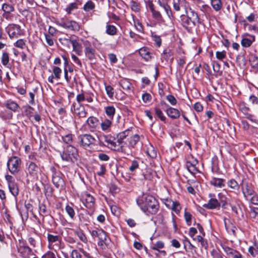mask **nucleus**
Instances as JSON below:
<instances>
[{
  "mask_svg": "<svg viewBox=\"0 0 258 258\" xmlns=\"http://www.w3.org/2000/svg\"><path fill=\"white\" fill-rule=\"evenodd\" d=\"M137 204L146 215H155L159 210V204L157 200L152 195L143 194L136 200Z\"/></svg>",
  "mask_w": 258,
  "mask_h": 258,
  "instance_id": "f257e3e1",
  "label": "nucleus"
},
{
  "mask_svg": "<svg viewBox=\"0 0 258 258\" xmlns=\"http://www.w3.org/2000/svg\"><path fill=\"white\" fill-rule=\"evenodd\" d=\"M60 155L62 160L68 162H74L78 159V150L74 147L69 145L62 152H60Z\"/></svg>",
  "mask_w": 258,
  "mask_h": 258,
  "instance_id": "f03ea898",
  "label": "nucleus"
},
{
  "mask_svg": "<svg viewBox=\"0 0 258 258\" xmlns=\"http://www.w3.org/2000/svg\"><path fill=\"white\" fill-rule=\"evenodd\" d=\"M55 23L59 26L72 31H79L80 29V25L74 20L62 19L56 21Z\"/></svg>",
  "mask_w": 258,
  "mask_h": 258,
  "instance_id": "7ed1b4c3",
  "label": "nucleus"
},
{
  "mask_svg": "<svg viewBox=\"0 0 258 258\" xmlns=\"http://www.w3.org/2000/svg\"><path fill=\"white\" fill-rule=\"evenodd\" d=\"M81 145L84 148L96 145V139L95 137L90 134H83L78 137Z\"/></svg>",
  "mask_w": 258,
  "mask_h": 258,
  "instance_id": "20e7f679",
  "label": "nucleus"
},
{
  "mask_svg": "<svg viewBox=\"0 0 258 258\" xmlns=\"http://www.w3.org/2000/svg\"><path fill=\"white\" fill-rule=\"evenodd\" d=\"M6 30L11 39L18 38L23 34L20 26L16 24H10Z\"/></svg>",
  "mask_w": 258,
  "mask_h": 258,
  "instance_id": "39448f33",
  "label": "nucleus"
},
{
  "mask_svg": "<svg viewBox=\"0 0 258 258\" xmlns=\"http://www.w3.org/2000/svg\"><path fill=\"white\" fill-rule=\"evenodd\" d=\"M21 161L19 158L14 156L10 158L7 162L9 170L12 174H15L19 171V166Z\"/></svg>",
  "mask_w": 258,
  "mask_h": 258,
  "instance_id": "423d86ee",
  "label": "nucleus"
},
{
  "mask_svg": "<svg viewBox=\"0 0 258 258\" xmlns=\"http://www.w3.org/2000/svg\"><path fill=\"white\" fill-rule=\"evenodd\" d=\"M62 174L59 171H54L52 175V181L57 188H62L64 186V181L62 178Z\"/></svg>",
  "mask_w": 258,
  "mask_h": 258,
  "instance_id": "0eeeda50",
  "label": "nucleus"
},
{
  "mask_svg": "<svg viewBox=\"0 0 258 258\" xmlns=\"http://www.w3.org/2000/svg\"><path fill=\"white\" fill-rule=\"evenodd\" d=\"M85 46V54L86 56L90 60H93L95 59L96 50L92 47L90 43L86 41L84 42Z\"/></svg>",
  "mask_w": 258,
  "mask_h": 258,
  "instance_id": "6e6552de",
  "label": "nucleus"
},
{
  "mask_svg": "<svg viewBox=\"0 0 258 258\" xmlns=\"http://www.w3.org/2000/svg\"><path fill=\"white\" fill-rule=\"evenodd\" d=\"M17 248L18 251L24 257H28L31 252V248L26 245V243H19Z\"/></svg>",
  "mask_w": 258,
  "mask_h": 258,
  "instance_id": "1a4fd4ad",
  "label": "nucleus"
},
{
  "mask_svg": "<svg viewBox=\"0 0 258 258\" xmlns=\"http://www.w3.org/2000/svg\"><path fill=\"white\" fill-rule=\"evenodd\" d=\"M83 203L88 209H92L94 207V198L90 194L85 193L83 196Z\"/></svg>",
  "mask_w": 258,
  "mask_h": 258,
  "instance_id": "9d476101",
  "label": "nucleus"
},
{
  "mask_svg": "<svg viewBox=\"0 0 258 258\" xmlns=\"http://www.w3.org/2000/svg\"><path fill=\"white\" fill-rule=\"evenodd\" d=\"M133 148L130 147L129 145L127 144V142H125L124 144H123L120 145H118L117 148L115 149L116 151L121 152V153L124 154L125 155L128 156H133Z\"/></svg>",
  "mask_w": 258,
  "mask_h": 258,
  "instance_id": "9b49d317",
  "label": "nucleus"
},
{
  "mask_svg": "<svg viewBox=\"0 0 258 258\" xmlns=\"http://www.w3.org/2000/svg\"><path fill=\"white\" fill-rule=\"evenodd\" d=\"M131 131L130 130H125L123 132H120L117 135L116 139L117 143L118 145L124 144L126 142L128 137L131 136Z\"/></svg>",
  "mask_w": 258,
  "mask_h": 258,
  "instance_id": "f8f14e48",
  "label": "nucleus"
},
{
  "mask_svg": "<svg viewBox=\"0 0 258 258\" xmlns=\"http://www.w3.org/2000/svg\"><path fill=\"white\" fill-rule=\"evenodd\" d=\"M180 21L182 25L186 29L191 28L195 26L196 23L194 22L191 18L185 15H182L180 16Z\"/></svg>",
  "mask_w": 258,
  "mask_h": 258,
  "instance_id": "ddd939ff",
  "label": "nucleus"
},
{
  "mask_svg": "<svg viewBox=\"0 0 258 258\" xmlns=\"http://www.w3.org/2000/svg\"><path fill=\"white\" fill-rule=\"evenodd\" d=\"M242 190L245 197L253 195L254 190L253 186L250 183L243 181L242 184Z\"/></svg>",
  "mask_w": 258,
  "mask_h": 258,
  "instance_id": "4468645a",
  "label": "nucleus"
},
{
  "mask_svg": "<svg viewBox=\"0 0 258 258\" xmlns=\"http://www.w3.org/2000/svg\"><path fill=\"white\" fill-rule=\"evenodd\" d=\"M188 4L186 0H174L173 1V8L176 11H179L180 8H183L185 9L186 14H187V8Z\"/></svg>",
  "mask_w": 258,
  "mask_h": 258,
  "instance_id": "2eb2a0df",
  "label": "nucleus"
},
{
  "mask_svg": "<svg viewBox=\"0 0 258 258\" xmlns=\"http://www.w3.org/2000/svg\"><path fill=\"white\" fill-rule=\"evenodd\" d=\"M209 196L211 198L207 204L204 207L209 209H214L220 206V202L217 199L213 198L214 195L210 194Z\"/></svg>",
  "mask_w": 258,
  "mask_h": 258,
  "instance_id": "dca6fc26",
  "label": "nucleus"
},
{
  "mask_svg": "<svg viewBox=\"0 0 258 258\" xmlns=\"http://www.w3.org/2000/svg\"><path fill=\"white\" fill-rule=\"evenodd\" d=\"M167 115L172 119H177L180 116L179 111L172 107H169L165 110Z\"/></svg>",
  "mask_w": 258,
  "mask_h": 258,
  "instance_id": "f3484780",
  "label": "nucleus"
},
{
  "mask_svg": "<svg viewBox=\"0 0 258 258\" xmlns=\"http://www.w3.org/2000/svg\"><path fill=\"white\" fill-rule=\"evenodd\" d=\"M76 114L79 117H85L87 114L84 106L80 105L79 107H76L75 104H73Z\"/></svg>",
  "mask_w": 258,
  "mask_h": 258,
  "instance_id": "a211bd4d",
  "label": "nucleus"
},
{
  "mask_svg": "<svg viewBox=\"0 0 258 258\" xmlns=\"http://www.w3.org/2000/svg\"><path fill=\"white\" fill-rule=\"evenodd\" d=\"M210 183L214 186L222 188L225 186V180L222 178L213 177Z\"/></svg>",
  "mask_w": 258,
  "mask_h": 258,
  "instance_id": "6ab92c4d",
  "label": "nucleus"
},
{
  "mask_svg": "<svg viewBox=\"0 0 258 258\" xmlns=\"http://www.w3.org/2000/svg\"><path fill=\"white\" fill-rule=\"evenodd\" d=\"M73 46V50L78 55H81L82 52V46L81 44L77 39H73L72 41V44Z\"/></svg>",
  "mask_w": 258,
  "mask_h": 258,
  "instance_id": "aec40b11",
  "label": "nucleus"
},
{
  "mask_svg": "<svg viewBox=\"0 0 258 258\" xmlns=\"http://www.w3.org/2000/svg\"><path fill=\"white\" fill-rule=\"evenodd\" d=\"M140 140V137L138 135H134V136L127 138L126 142L130 147L135 148V145Z\"/></svg>",
  "mask_w": 258,
  "mask_h": 258,
  "instance_id": "412c9836",
  "label": "nucleus"
},
{
  "mask_svg": "<svg viewBox=\"0 0 258 258\" xmlns=\"http://www.w3.org/2000/svg\"><path fill=\"white\" fill-rule=\"evenodd\" d=\"M139 53L141 56L144 58L146 60H149L151 56L150 55V52L148 50V48L147 47H142L139 50Z\"/></svg>",
  "mask_w": 258,
  "mask_h": 258,
  "instance_id": "4be33fe9",
  "label": "nucleus"
},
{
  "mask_svg": "<svg viewBox=\"0 0 258 258\" xmlns=\"http://www.w3.org/2000/svg\"><path fill=\"white\" fill-rule=\"evenodd\" d=\"M5 106L9 109L15 112L19 108V106L15 101L9 100L7 101L5 103Z\"/></svg>",
  "mask_w": 258,
  "mask_h": 258,
  "instance_id": "5701e85b",
  "label": "nucleus"
},
{
  "mask_svg": "<svg viewBox=\"0 0 258 258\" xmlns=\"http://www.w3.org/2000/svg\"><path fill=\"white\" fill-rule=\"evenodd\" d=\"M119 85L121 88L127 92H130L131 90L132 85L127 80H121L119 82Z\"/></svg>",
  "mask_w": 258,
  "mask_h": 258,
  "instance_id": "b1692460",
  "label": "nucleus"
},
{
  "mask_svg": "<svg viewBox=\"0 0 258 258\" xmlns=\"http://www.w3.org/2000/svg\"><path fill=\"white\" fill-rule=\"evenodd\" d=\"M9 188L11 193L15 197H16L19 194V189L17 184L12 182L8 184Z\"/></svg>",
  "mask_w": 258,
  "mask_h": 258,
  "instance_id": "393cba45",
  "label": "nucleus"
},
{
  "mask_svg": "<svg viewBox=\"0 0 258 258\" xmlns=\"http://www.w3.org/2000/svg\"><path fill=\"white\" fill-rule=\"evenodd\" d=\"M98 119L94 116L89 117L87 121V124L91 128H95L98 124Z\"/></svg>",
  "mask_w": 258,
  "mask_h": 258,
  "instance_id": "a878e982",
  "label": "nucleus"
},
{
  "mask_svg": "<svg viewBox=\"0 0 258 258\" xmlns=\"http://www.w3.org/2000/svg\"><path fill=\"white\" fill-rule=\"evenodd\" d=\"M23 114L29 118H30L33 114V108L29 105L24 106L22 107Z\"/></svg>",
  "mask_w": 258,
  "mask_h": 258,
  "instance_id": "bb28decb",
  "label": "nucleus"
},
{
  "mask_svg": "<svg viewBox=\"0 0 258 258\" xmlns=\"http://www.w3.org/2000/svg\"><path fill=\"white\" fill-rule=\"evenodd\" d=\"M249 61L252 68L258 67V56L254 54H250L249 56Z\"/></svg>",
  "mask_w": 258,
  "mask_h": 258,
  "instance_id": "cd10ccee",
  "label": "nucleus"
},
{
  "mask_svg": "<svg viewBox=\"0 0 258 258\" xmlns=\"http://www.w3.org/2000/svg\"><path fill=\"white\" fill-rule=\"evenodd\" d=\"M104 142L106 143L107 146L110 145V148L116 151L115 149L117 148L118 146L116 145V143L114 142L111 137L104 136Z\"/></svg>",
  "mask_w": 258,
  "mask_h": 258,
  "instance_id": "c85d7f7f",
  "label": "nucleus"
},
{
  "mask_svg": "<svg viewBox=\"0 0 258 258\" xmlns=\"http://www.w3.org/2000/svg\"><path fill=\"white\" fill-rule=\"evenodd\" d=\"M2 9L5 13L8 14L11 13L15 11L14 7L12 5L7 3L3 4Z\"/></svg>",
  "mask_w": 258,
  "mask_h": 258,
  "instance_id": "c756f323",
  "label": "nucleus"
},
{
  "mask_svg": "<svg viewBox=\"0 0 258 258\" xmlns=\"http://www.w3.org/2000/svg\"><path fill=\"white\" fill-rule=\"evenodd\" d=\"M116 28L113 25H107L106 26V33L110 35H114L116 34Z\"/></svg>",
  "mask_w": 258,
  "mask_h": 258,
  "instance_id": "7c9ffc66",
  "label": "nucleus"
},
{
  "mask_svg": "<svg viewBox=\"0 0 258 258\" xmlns=\"http://www.w3.org/2000/svg\"><path fill=\"white\" fill-rule=\"evenodd\" d=\"M211 3L213 9L216 11L220 10L222 7L221 0H211Z\"/></svg>",
  "mask_w": 258,
  "mask_h": 258,
  "instance_id": "2f4dec72",
  "label": "nucleus"
},
{
  "mask_svg": "<svg viewBox=\"0 0 258 258\" xmlns=\"http://www.w3.org/2000/svg\"><path fill=\"white\" fill-rule=\"evenodd\" d=\"M228 186L234 190H238L239 189V185L237 181L234 179H231L227 182Z\"/></svg>",
  "mask_w": 258,
  "mask_h": 258,
  "instance_id": "473e14b6",
  "label": "nucleus"
},
{
  "mask_svg": "<svg viewBox=\"0 0 258 258\" xmlns=\"http://www.w3.org/2000/svg\"><path fill=\"white\" fill-rule=\"evenodd\" d=\"M115 112V109L113 106H107L105 108V112L106 114L111 118H113Z\"/></svg>",
  "mask_w": 258,
  "mask_h": 258,
  "instance_id": "72a5a7b5",
  "label": "nucleus"
},
{
  "mask_svg": "<svg viewBox=\"0 0 258 258\" xmlns=\"http://www.w3.org/2000/svg\"><path fill=\"white\" fill-rule=\"evenodd\" d=\"M59 42L63 45H66L68 46L69 48H70V44H72V41L73 40V39H71L70 38H59Z\"/></svg>",
  "mask_w": 258,
  "mask_h": 258,
  "instance_id": "f704fd0d",
  "label": "nucleus"
},
{
  "mask_svg": "<svg viewBox=\"0 0 258 258\" xmlns=\"http://www.w3.org/2000/svg\"><path fill=\"white\" fill-rule=\"evenodd\" d=\"M38 170L37 166L33 162H31L28 166V171L31 174L36 173Z\"/></svg>",
  "mask_w": 258,
  "mask_h": 258,
  "instance_id": "c9c22d12",
  "label": "nucleus"
},
{
  "mask_svg": "<svg viewBox=\"0 0 258 258\" xmlns=\"http://www.w3.org/2000/svg\"><path fill=\"white\" fill-rule=\"evenodd\" d=\"M164 247L163 243H157L156 245L153 246H151V248L154 250H157L159 251V252L165 255L166 254V252L164 250H160L159 249L162 248Z\"/></svg>",
  "mask_w": 258,
  "mask_h": 258,
  "instance_id": "e433bc0d",
  "label": "nucleus"
},
{
  "mask_svg": "<svg viewBox=\"0 0 258 258\" xmlns=\"http://www.w3.org/2000/svg\"><path fill=\"white\" fill-rule=\"evenodd\" d=\"M170 202L172 203L171 207V209L176 213L178 214L181 210V207L179 203L178 202L173 201H170Z\"/></svg>",
  "mask_w": 258,
  "mask_h": 258,
  "instance_id": "4c0bfd02",
  "label": "nucleus"
},
{
  "mask_svg": "<svg viewBox=\"0 0 258 258\" xmlns=\"http://www.w3.org/2000/svg\"><path fill=\"white\" fill-rule=\"evenodd\" d=\"M97 234L98 239L100 240L99 242H104L107 240V238L108 237L107 236L106 233L104 231H99L97 233Z\"/></svg>",
  "mask_w": 258,
  "mask_h": 258,
  "instance_id": "58836bf2",
  "label": "nucleus"
},
{
  "mask_svg": "<svg viewBox=\"0 0 258 258\" xmlns=\"http://www.w3.org/2000/svg\"><path fill=\"white\" fill-rule=\"evenodd\" d=\"M95 7L94 4L91 1L87 2L84 6L83 9L86 12L93 10Z\"/></svg>",
  "mask_w": 258,
  "mask_h": 258,
  "instance_id": "ea45409f",
  "label": "nucleus"
},
{
  "mask_svg": "<svg viewBox=\"0 0 258 258\" xmlns=\"http://www.w3.org/2000/svg\"><path fill=\"white\" fill-rule=\"evenodd\" d=\"M225 244L226 243H220V245L224 251L227 253V254H233L235 250L229 246H226Z\"/></svg>",
  "mask_w": 258,
  "mask_h": 258,
  "instance_id": "a19ab883",
  "label": "nucleus"
},
{
  "mask_svg": "<svg viewBox=\"0 0 258 258\" xmlns=\"http://www.w3.org/2000/svg\"><path fill=\"white\" fill-rule=\"evenodd\" d=\"M66 212L68 213L70 217L73 219H74L75 215V212L73 208L70 206V205H67L65 208Z\"/></svg>",
  "mask_w": 258,
  "mask_h": 258,
  "instance_id": "79ce46f5",
  "label": "nucleus"
},
{
  "mask_svg": "<svg viewBox=\"0 0 258 258\" xmlns=\"http://www.w3.org/2000/svg\"><path fill=\"white\" fill-rule=\"evenodd\" d=\"M9 62V55L7 52H3L2 56V64L6 66Z\"/></svg>",
  "mask_w": 258,
  "mask_h": 258,
  "instance_id": "37998d69",
  "label": "nucleus"
},
{
  "mask_svg": "<svg viewBox=\"0 0 258 258\" xmlns=\"http://www.w3.org/2000/svg\"><path fill=\"white\" fill-rule=\"evenodd\" d=\"M78 9V4L76 3H71L66 9V11L69 14H71L74 10Z\"/></svg>",
  "mask_w": 258,
  "mask_h": 258,
  "instance_id": "c03bdc74",
  "label": "nucleus"
},
{
  "mask_svg": "<svg viewBox=\"0 0 258 258\" xmlns=\"http://www.w3.org/2000/svg\"><path fill=\"white\" fill-rule=\"evenodd\" d=\"M131 8L132 11L134 12H139L140 10V5L135 1H132L130 2Z\"/></svg>",
  "mask_w": 258,
  "mask_h": 258,
  "instance_id": "a18cd8bd",
  "label": "nucleus"
},
{
  "mask_svg": "<svg viewBox=\"0 0 258 258\" xmlns=\"http://www.w3.org/2000/svg\"><path fill=\"white\" fill-rule=\"evenodd\" d=\"M53 73L54 75V77L57 80H59L60 78L61 70L57 67H54L53 68Z\"/></svg>",
  "mask_w": 258,
  "mask_h": 258,
  "instance_id": "49530a36",
  "label": "nucleus"
},
{
  "mask_svg": "<svg viewBox=\"0 0 258 258\" xmlns=\"http://www.w3.org/2000/svg\"><path fill=\"white\" fill-rule=\"evenodd\" d=\"M111 124V121L109 119H106L101 123V126L102 130L105 131L108 128Z\"/></svg>",
  "mask_w": 258,
  "mask_h": 258,
  "instance_id": "de8ad7c7",
  "label": "nucleus"
},
{
  "mask_svg": "<svg viewBox=\"0 0 258 258\" xmlns=\"http://www.w3.org/2000/svg\"><path fill=\"white\" fill-rule=\"evenodd\" d=\"M105 90L109 98H112L114 95L113 88L110 85L105 86Z\"/></svg>",
  "mask_w": 258,
  "mask_h": 258,
  "instance_id": "09e8293b",
  "label": "nucleus"
},
{
  "mask_svg": "<svg viewBox=\"0 0 258 258\" xmlns=\"http://www.w3.org/2000/svg\"><path fill=\"white\" fill-rule=\"evenodd\" d=\"M47 238L48 242H56V241H59L60 242L61 241V239H60V237L58 235H53L52 234H48Z\"/></svg>",
  "mask_w": 258,
  "mask_h": 258,
  "instance_id": "8fccbe9b",
  "label": "nucleus"
},
{
  "mask_svg": "<svg viewBox=\"0 0 258 258\" xmlns=\"http://www.w3.org/2000/svg\"><path fill=\"white\" fill-rule=\"evenodd\" d=\"M155 111L156 115L157 116L162 120V121H165L166 120V117L163 115V112L160 109L156 107L155 108Z\"/></svg>",
  "mask_w": 258,
  "mask_h": 258,
  "instance_id": "3c124183",
  "label": "nucleus"
},
{
  "mask_svg": "<svg viewBox=\"0 0 258 258\" xmlns=\"http://www.w3.org/2000/svg\"><path fill=\"white\" fill-rule=\"evenodd\" d=\"M189 11H190V13L191 14V17H192V20L196 23H200V18L198 16V15L197 13H196L193 10L189 8Z\"/></svg>",
  "mask_w": 258,
  "mask_h": 258,
  "instance_id": "603ef678",
  "label": "nucleus"
},
{
  "mask_svg": "<svg viewBox=\"0 0 258 258\" xmlns=\"http://www.w3.org/2000/svg\"><path fill=\"white\" fill-rule=\"evenodd\" d=\"M26 45V43H25V41L24 40L22 39H20L19 40H18L15 43H14V46L17 47H18V48H21V49H23L24 48V47H25Z\"/></svg>",
  "mask_w": 258,
  "mask_h": 258,
  "instance_id": "864d4df0",
  "label": "nucleus"
},
{
  "mask_svg": "<svg viewBox=\"0 0 258 258\" xmlns=\"http://www.w3.org/2000/svg\"><path fill=\"white\" fill-rule=\"evenodd\" d=\"M225 227L227 232L230 234H234L236 228L232 224L227 225L225 224Z\"/></svg>",
  "mask_w": 258,
  "mask_h": 258,
  "instance_id": "5fc2aeb1",
  "label": "nucleus"
},
{
  "mask_svg": "<svg viewBox=\"0 0 258 258\" xmlns=\"http://www.w3.org/2000/svg\"><path fill=\"white\" fill-rule=\"evenodd\" d=\"M226 52L225 51L223 50L222 51H216V58L220 60H222L226 57Z\"/></svg>",
  "mask_w": 258,
  "mask_h": 258,
  "instance_id": "6e6d98bb",
  "label": "nucleus"
},
{
  "mask_svg": "<svg viewBox=\"0 0 258 258\" xmlns=\"http://www.w3.org/2000/svg\"><path fill=\"white\" fill-rule=\"evenodd\" d=\"M151 12L152 13L153 17L157 21L162 20V16L159 11L154 10Z\"/></svg>",
  "mask_w": 258,
  "mask_h": 258,
  "instance_id": "4d7b16f0",
  "label": "nucleus"
},
{
  "mask_svg": "<svg viewBox=\"0 0 258 258\" xmlns=\"http://www.w3.org/2000/svg\"><path fill=\"white\" fill-rule=\"evenodd\" d=\"M97 249L102 250L103 251H107L109 249V244L107 243H98Z\"/></svg>",
  "mask_w": 258,
  "mask_h": 258,
  "instance_id": "13d9d810",
  "label": "nucleus"
},
{
  "mask_svg": "<svg viewBox=\"0 0 258 258\" xmlns=\"http://www.w3.org/2000/svg\"><path fill=\"white\" fill-rule=\"evenodd\" d=\"M139 164L137 161L133 160L132 162L131 165L129 167V170L131 172H133L137 169L139 168Z\"/></svg>",
  "mask_w": 258,
  "mask_h": 258,
  "instance_id": "bf43d9fd",
  "label": "nucleus"
},
{
  "mask_svg": "<svg viewBox=\"0 0 258 258\" xmlns=\"http://www.w3.org/2000/svg\"><path fill=\"white\" fill-rule=\"evenodd\" d=\"M241 43L242 46L248 47L251 45L252 41L249 39L245 38L242 39Z\"/></svg>",
  "mask_w": 258,
  "mask_h": 258,
  "instance_id": "052dcab7",
  "label": "nucleus"
},
{
  "mask_svg": "<svg viewBox=\"0 0 258 258\" xmlns=\"http://www.w3.org/2000/svg\"><path fill=\"white\" fill-rule=\"evenodd\" d=\"M62 140L67 144H70L73 141V135L69 134L62 137Z\"/></svg>",
  "mask_w": 258,
  "mask_h": 258,
  "instance_id": "680f3d73",
  "label": "nucleus"
},
{
  "mask_svg": "<svg viewBox=\"0 0 258 258\" xmlns=\"http://www.w3.org/2000/svg\"><path fill=\"white\" fill-rule=\"evenodd\" d=\"M163 53L165 55V59L166 60L169 59L170 58V57L173 58L172 56H173V54L170 49H166L165 50H164Z\"/></svg>",
  "mask_w": 258,
  "mask_h": 258,
  "instance_id": "e2e57ef3",
  "label": "nucleus"
},
{
  "mask_svg": "<svg viewBox=\"0 0 258 258\" xmlns=\"http://www.w3.org/2000/svg\"><path fill=\"white\" fill-rule=\"evenodd\" d=\"M45 38L46 41L48 45L49 46H52L54 44L53 40L52 38V36H51L49 34H47L46 33L44 34Z\"/></svg>",
  "mask_w": 258,
  "mask_h": 258,
  "instance_id": "0e129e2a",
  "label": "nucleus"
},
{
  "mask_svg": "<svg viewBox=\"0 0 258 258\" xmlns=\"http://www.w3.org/2000/svg\"><path fill=\"white\" fill-rule=\"evenodd\" d=\"M248 251L252 257H255L256 255L258 254L257 250L254 246H253V245L250 246L248 248Z\"/></svg>",
  "mask_w": 258,
  "mask_h": 258,
  "instance_id": "69168bd1",
  "label": "nucleus"
},
{
  "mask_svg": "<svg viewBox=\"0 0 258 258\" xmlns=\"http://www.w3.org/2000/svg\"><path fill=\"white\" fill-rule=\"evenodd\" d=\"M166 99L172 105H175L177 103L176 98L172 95H167L166 96Z\"/></svg>",
  "mask_w": 258,
  "mask_h": 258,
  "instance_id": "338daca9",
  "label": "nucleus"
},
{
  "mask_svg": "<svg viewBox=\"0 0 258 258\" xmlns=\"http://www.w3.org/2000/svg\"><path fill=\"white\" fill-rule=\"evenodd\" d=\"M143 101L145 103H148L151 100L152 96L149 93H145L142 96Z\"/></svg>",
  "mask_w": 258,
  "mask_h": 258,
  "instance_id": "774afa93",
  "label": "nucleus"
}]
</instances>
